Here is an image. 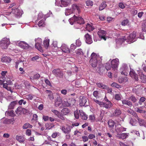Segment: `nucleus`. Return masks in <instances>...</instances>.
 Segmentation results:
<instances>
[{
    "mask_svg": "<svg viewBox=\"0 0 146 146\" xmlns=\"http://www.w3.org/2000/svg\"><path fill=\"white\" fill-rule=\"evenodd\" d=\"M69 21L70 23L72 25H73L74 23L76 22L77 23H75V24L74 26L77 29H79L80 27V26H79L78 27H76V26L78 25H80L82 24H83L84 23V21L82 17H77L75 15L73 17L69 19Z\"/></svg>",
    "mask_w": 146,
    "mask_h": 146,
    "instance_id": "nucleus-1",
    "label": "nucleus"
},
{
    "mask_svg": "<svg viewBox=\"0 0 146 146\" xmlns=\"http://www.w3.org/2000/svg\"><path fill=\"white\" fill-rule=\"evenodd\" d=\"M91 58L90 61V64L93 67H96L97 66V64L99 60L100 62L102 59L100 58L99 55L93 52L91 55Z\"/></svg>",
    "mask_w": 146,
    "mask_h": 146,
    "instance_id": "nucleus-2",
    "label": "nucleus"
},
{
    "mask_svg": "<svg viewBox=\"0 0 146 146\" xmlns=\"http://www.w3.org/2000/svg\"><path fill=\"white\" fill-rule=\"evenodd\" d=\"M135 33L134 32L130 34L129 35L125 34L123 36V41H126L128 43L133 42L136 40Z\"/></svg>",
    "mask_w": 146,
    "mask_h": 146,
    "instance_id": "nucleus-3",
    "label": "nucleus"
},
{
    "mask_svg": "<svg viewBox=\"0 0 146 146\" xmlns=\"http://www.w3.org/2000/svg\"><path fill=\"white\" fill-rule=\"evenodd\" d=\"M10 43V42L9 39L4 38L1 41L0 45L2 48L5 49L7 48Z\"/></svg>",
    "mask_w": 146,
    "mask_h": 146,
    "instance_id": "nucleus-4",
    "label": "nucleus"
},
{
    "mask_svg": "<svg viewBox=\"0 0 146 146\" xmlns=\"http://www.w3.org/2000/svg\"><path fill=\"white\" fill-rule=\"evenodd\" d=\"M52 73L56 77L62 78L63 76V71L59 68L54 69L52 71Z\"/></svg>",
    "mask_w": 146,
    "mask_h": 146,
    "instance_id": "nucleus-5",
    "label": "nucleus"
},
{
    "mask_svg": "<svg viewBox=\"0 0 146 146\" xmlns=\"http://www.w3.org/2000/svg\"><path fill=\"white\" fill-rule=\"evenodd\" d=\"M76 100L73 98L69 99L67 101H64L63 104L66 107H72L75 104Z\"/></svg>",
    "mask_w": 146,
    "mask_h": 146,
    "instance_id": "nucleus-6",
    "label": "nucleus"
},
{
    "mask_svg": "<svg viewBox=\"0 0 146 146\" xmlns=\"http://www.w3.org/2000/svg\"><path fill=\"white\" fill-rule=\"evenodd\" d=\"M41 39L40 38H38L37 39H35V41L36 42L35 47L40 52H43V50L42 48V45L41 44Z\"/></svg>",
    "mask_w": 146,
    "mask_h": 146,
    "instance_id": "nucleus-7",
    "label": "nucleus"
},
{
    "mask_svg": "<svg viewBox=\"0 0 146 146\" xmlns=\"http://www.w3.org/2000/svg\"><path fill=\"white\" fill-rule=\"evenodd\" d=\"M87 98L86 97L81 96L80 97V105L81 106H88L89 104L88 102H87Z\"/></svg>",
    "mask_w": 146,
    "mask_h": 146,
    "instance_id": "nucleus-8",
    "label": "nucleus"
},
{
    "mask_svg": "<svg viewBox=\"0 0 146 146\" xmlns=\"http://www.w3.org/2000/svg\"><path fill=\"white\" fill-rule=\"evenodd\" d=\"M119 64V60L118 58H116L112 60L111 61V66L112 69L114 70H116Z\"/></svg>",
    "mask_w": 146,
    "mask_h": 146,
    "instance_id": "nucleus-9",
    "label": "nucleus"
},
{
    "mask_svg": "<svg viewBox=\"0 0 146 146\" xmlns=\"http://www.w3.org/2000/svg\"><path fill=\"white\" fill-rule=\"evenodd\" d=\"M120 70L122 74L126 76L127 75L129 72L128 67L127 65L125 64H123L122 67L120 68Z\"/></svg>",
    "mask_w": 146,
    "mask_h": 146,
    "instance_id": "nucleus-10",
    "label": "nucleus"
},
{
    "mask_svg": "<svg viewBox=\"0 0 146 146\" xmlns=\"http://www.w3.org/2000/svg\"><path fill=\"white\" fill-rule=\"evenodd\" d=\"M106 33V31L101 29H99V31L98 32L99 37L101 38V39L102 38L104 40H106L107 38L105 36Z\"/></svg>",
    "mask_w": 146,
    "mask_h": 146,
    "instance_id": "nucleus-11",
    "label": "nucleus"
},
{
    "mask_svg": "<svg viewBox=\"0 0 146 146\" xmlns=\"http://www.w3.org/2000/svg\"><path fill=\"white\" fill-rule=\"evenodd\" d=\"M129 74L130 76L134 79L135 81H138L139 80L138 75L136 73L135 71L131 68H130Z\"/></svg>",
    "mask_w": 146,
    "mask_h": 146,
    "instance_id": "nucleus-12",
    "label": "nucleus"
},
{
    "mask_svg": "<svg viewBox=\"0 0 146 146\" xmlns=\"http://www.w3.org/2000/svg\"><path fill=\"white\" fill-rule=\"evenodd\" d=\"M101 107H104L107 109H109L113 106L112 103L110 102H103Z\"/></svg>",
    "mask_w": 146,
    "mask_h": 146,
    "instance_id": "nucleus-13",
    "label": "nucleus"
},
{
    "mask_svg": "<svg viewBox=\"0 0 146 146\" xmlns=\"http://www.w3.org/2000/svg\"><path fill=\"white\" fill-rule=\"evenodd\" d=\"M19 46L23 49H27L30 47L29 45L26 42L21 41L19 43Z\"/></svg>",
    "mask_w": 146,
    "mask_h": 146,
    "instance_id": "nucleus-14",
    "label": "nucleus"
},
{
    "mask_svg": "<svg viewBox=\"0 0 146 146\" xmlns=\"http://www.w3.org/2000/svg\"><path fill=\"white\" fill-rule=\"evenodd\" d=\"M109 128L110 129V131L113 133L114 132L113 127L115 125L114 121L111 119L109 120L108 123Z\"/></svg>",
    "mask_w": 146,
    "mask_h": 146,
    "instance_id": "nucleus-15",
    "label": "nucleus"
},
{
    "mask_svg": "<svg viewBox=\"0 0 146 146\" xmlns=\"http://www.w3.org/2000/svg\"><path fill=\"white\" fill-rule=\"evenodd\" d=\"M128 133H118L116 135V137L119 139H123L127 138L129 136Z\"/></svg>",
    "mask_w": 146,
    "mask_h": 146,
    "instance_id": "nucleus-16",
    "label": "nucleus"
},
{
    "mask_svg": "<svg viewBox=\"0 0 146 146\" xmlns=\"http://www.w3.org/2000/svg\"><path fill=\"white\" fill-rule=\"evenodd\" d=\"M121 113V110L119 109L116 108L111 114L112 117H119Z\"/></svg>",
    "mask_w": 146,
    "mask_h": 146,
    "instance_id": "nucleus-17",
    "label": "nucleus"
},
{
    "mask_svg": "<svg viewBox=\"0 0 146 146\" xmlns=\"http://www.w3.org/2000/svg\"><path fill=\"white\" fill-rule=\"evenodd\" d=\"M85 38V41L86 43L90 44L92 42V40L91 36L88 33L86 34L84 36Z\"/></svg>",
    "mask_w": 146,
    "mask_h": 146,
    "instance_id": "nucleus-18",
    "label": "nucleus"
},
{
    "mask_svg": "<svg viewBox=\"0 0 146 146\" xmlns=\"http://www.w3.org/2000/svg\"><path fill=\"white\" fill-rule=\"evenodd\" d=\"M122 102L123 104L122 105V106L126 105L130 107H131L132 106V102L129 100L126 99L123 100H122Z\"/></svg>",
    "mask_w": 146,
    "mask_h": 146,
    "instance_id": "nucleus-19",
    "label": "nucleus"
},
{
    "mask_svg": "<svg viewBox=\"0 0 146 146\" xmlns=\"http://www.w3.org/2000/svg\"><path fill=\"white\" fill-rule=\"evenodd\" d=\"M60 49L64 52L68 53H69L70 52L69 48L65 44H63L62 45Z\"/></svg>",
    "mask_w": 146,
    "mask_h": 146,
    "instance_id": "nucleus-20",
    "label": "nucleus"
},
{
    "mask_svg": "<svg viewBox=\"0 0 146 146\" xmlns=\"http://www.w3.org/2000/svg\"><path fill=\"white\" fill-rule=\"evenodd\" d=\"M140 77L141 81L143 83H146V75H145L142 72H139L138 73Z\"/></svg>",
    "mask_w": 146,
    "mask_h": 146,
    "instance_id": "nucleus-21",
    "label": "nucleus"
},
{
    "mask_svg": "<svg viewBox=\"0 0 146 146\" xmlns=\"http://www.w3.org/2000/svg\"><path fill=\"white\" fill-rule=\"evenodd\" d=\"M15 121L14 118H11L10 119H5L3 121V123L5 124H13Z\"/></svg>",
    "mask_w": 146,
    "mask_h": 146,
    "instance_id": "nucleus-22",
    "label": "nucleus"
},
{
    "mask_svg": "<svg viewBox=\"0 0 146 146\" xmlns=\"http://www.w3.org/2000/svg\"><path fill=\"white\" fill-rule=\"evenodd\" d=\"M61 7H65L68 6L70 3V0H61Z\"/></svg>",
    "mask_w": 146,
    "mask_h": 146,
    "instance_id": "nucleus-23",
    "label": "nucleus"
},
{
    "mask_svg": "<svg viewBox=\"0 0 146 146\" xmlns=\"http://www.w3.org/2000/svg\"><path fill=\"white\" fill-rule=\"evenodd\" d=\"M61 129L63 132L65 134H68L71 131V129L69 127H66L63 126L62 127Z\"/></svg>",
    "mask_w": 146,
    "mask_h": 146,
    "instance_id": "nucleus-24",
    "label": "nucleus"
},
{
    "mask_svg": "<svg viewBox=\"0 0 146 146\" xmlns=\"http://www.w3.org/2000/svg\"><path fill=\"white\" fill-rule=\"evenodd\" d=\"M12 12L15 15L18 16H20L22 15V13L17 8L13 7L12 9Z\"/></svg>",
    "mask_w": 146,
    "mask_h": 146,
    "instance_id": "nucleus-25",
    "label": "nucleus"
},
{
    "mask_svg": "<svg viewBox=\"0 0 146 146\" xmlns=\"http://www.w3.org/2000/svg\"><path fill=\"white\" fill-rule=\"evenodd\" d=\"M79 113L80 114L81 118L84 120H86L88 119V115L83 112L82 110H79Z\"/></svg>",
    "mask_w": 146,
    "mask_h": 146,
    "instance_id": "nucleus-26",
    "label": "nucleus"
},
{
    "mask_svg": "<svg viewBox=\"0 0 146 146\" xmlns=\"http://www.w3.org/2000/svg\"><path fill=\"white\" fill-rule=\"evenodd\" d=\"M140 126H143L146 127V121L143 119L140 118L138 117L136 119Z\"/></svg>",
    "mask_w": 146,
    "mask_h": 146,
    "instance_id": "nucleus-27",
    "label": "nucleus"
},
{
    "mask_svg": "<svg viewBox=\"0 0 146 146\" xmlns=\"http://www.w3.org/2000/svg\"><path fill=\"white\" fill-rule=\"evenodd\" d=\"M46 92L48 94V98L50 100H52L54 99V96L51 91L49 90H46Z\"/></svg>",
    "mask_w": 146,
    "mask_h": 146,
    "instance_id": "nucleus-28",
    "label": "nucleus"
},
{
    "mask_svg": "<svg viewBox=\"0 0 146 146\" xmlns=\"http://www.w3.org/2000/svg\"><path fill=\"white\" fill-rule=\"evenodd\" d=\"M72 9L77 10L78 13L80 12V4H73L72 6Z\"/></svg>",
    "mask_w": 146,
    "mask_h": 146,
    "instance_id": "nucleus-29",
    "label": "nucleus"
},
{
    "mask_svg": "<svg viewBox=\"0 0 146 146\" xmlns=\"http://www.w3.org/2000/svg\"><path fill=\"white\" fill-rule=\"evenodd\" d=\"M16 139L17 141L20 143H23L25 141L24 137L22 136L16 135Z\"/></svg>",
    "mask_w": 146,
    "mask_h": 146,
    "instance_id": "nucleus-30",
    "label": "nucleus"
},
{
    "mask_svg": "<svg viewBox=\"0 0 146 146\" xmlns=\"http://www.w3.org/2000/svg\"><path fill=\"white\" fill-rule=\"evenodd\" d=\"M17 101H15L11 102L8 106V109L12 110L14 108L15 105L17 104Z\"/></svg>",
    "mask_w": 146,
    "mask_h": 146,
    "instance_id": "nucleus-31",
    "label": "nucleus"
},
{
    "mask_svg": "<svg viewBox=\"0 0 146 146\" xmlns=\"http://www.w3.org/2000/svg\"><path fill=\"white\" fill-rule=\"evenodd\" d=\"M24 110L27 111V110H25V109H23L21 107H18L16 110L15 112L17 114L19 115L21 114L22 111L23 112H24Z\"/></svg>",
    "mask_w": 146,
    "mask_h": 146,
    "instance_id": "nucleus-32",
    "label": "nucleus"
},
{
    "mask_svg": "<svg viewBox=\"0 0 146 146\" xmlns=\"http://www.w3.org/2000/svg\"><path fill=\"white\" fill-rule=\"evenodd\" d=\"M98 87L99 88L104 89H108V87L106 85L100 83H96Z\"/></svg>",
    "mask_w": 146,
    "mask_h": 146,
    "instance_id": "nucleus-33",
    "label": "nucleus"
},
{
    "mask_svg": "<svg viewBox=\"0 0 146 146\" xmlns=\"http://www.w3.org/2000/svg\"><path fill=\"white\" fill-rule=\"evenodd\" d=\"M49 39L46 38L45 39L43 42V44L44 47L46 48H47L49 46Z\"/></svg>",
    "mask_w": 146,
    "mask_h": 146,
    "instance_id": "nucleus-34",
    "label": "nucleus"
},
{
    "mask_svg": "<svg viewBox=\"0 0 146 146\" xmlns=\"http://www.w3.org/2000/svg\"><path fill=\"white\" fill-rule=\"evenodd\" d=\"M127 112L128 113L134 116L136 119H137L138 117L136 113L135 112L133 111L130 109L127 111Z\"/></svg>",
    "mask_w": 146,
    "mask_h": 146,
    "instance_id": "nucleus-35",
    "label": "nucleus"
},
{
    "mask_svg": "<svg viewBox=\"0 0 146 146\" xmlns=\"http://www.w3.org/2000/svg\"><path fill=\"white\" fill-rule=\"evenodd\" d=\"M86 29L88 31L90 32L92 31L94 29V28L91 25L87 23L86 26Z\"/></svg>",
    "mask_w": 146,
    "mask_h": 146,
    "instance_id": "nucleus-36",
    "label": "nucleus"
},
{
    "mask_svg": "<svg viewBox=\"0 0 146 146\" xmlns=\"http://www.w3.org/2000/svg\"><path fill=\"white\" fill-rule=\"evenodd\" d=\"M107 6L106 2H103L100 5L99 7V10L101 11L104 9Z\"/></svg>",
    "mask_w": 146,
    "mask_h": 146,
    "instance_id": "nucleus-37",
    "label": "nucleus"
},
{
    "mask_svg": "<svg viewBox=\"0 0 146 146\" xmlns=\"http://www.w3.org/2000/svg\"><path fill=\"white\" fill-rule=\"evenodd\" d=\"M129 100H131L133 103L136 102L137 101V99L133 95L129 96Z\"/></svg>",
    "mask_w": 146,
    "mask_h": 146,
    "instance_id": "nucleus-38",
    "label": "nucleus"
},
{
    "mask_svg": "<svg viewBox=\"0 0 146 146\" xmlns=\"http://www.w3.org/2000/svg\"><path fill=\"white\" fill-rule=\"evenodd\" d=\"M1 61L3 62H9L11 60L7 56H5L3 57L1 59Z\"/></svg>",
    "mask_w": 146,
    "mask_h": 146,
    "instance_id": "nucleus-39",
    "label": "nucleus"
},
{
    "mask_svg": "<svg viewBox=\"0 0 146 146\" xmlns=\"http://www.w3.org/2000/svg\"><path fill=\"white\" fill-rule=\"evenodd\" d=\"M115 130L117 133H119L123 131H125L126 130V128H124L122 127H119L117 128Z\"/></svg>",
    "mask_w": 146,
    "mask_h": 146,
    "instance_id": "nucleus-40",
    "label": "nucleus"
},
{
    "mask_svg": "<svg viewBox=\"0 0 146 146\" xmlns=\"http://www.w3.org/2000/svg\"><path fill=\"white\" fill-rule=\"evenodd\" d=\"M73 12V9H66L65 10V14L66 15H68L72 13Z\"/></svg>",
    "mask_w": 146,
    "mask_h": 146,
    "instance_id": "nucleus-41",
    "label": "nucleus"
},
{
    "mask_svg": "<svg viewBox=\"0 0 146 146\" xmlns=\"http://www.w3.org/2000/svg\"><path fill=\"white\" fill-rule=\"evenodd\" d=\"M70 111V110L67 108H65L62 110V112L64 115H66Z\"/></svg>",
    "mask_w": 146,
    "mask_h": 146,
    "instance_id": "nucleus-42",
    "label": "nucleus"
},
{
    "mask_svg": "<svg viewBox=\"0 0 146 146\" xmlns=\"http://www.w3.org/2000/svg\"><path fill=\"white\" fill-rule=\"evenodd\" d=\"M44 19H42L38 23L39 27H44L45 25Z\"/></svg>",
    "mask_w": 146,
    "mask_h": 146,
    "instance_id": "nucleus-43",
    "label": "nucleus"
},
{
    "mask_svg": "<svg viewBox=\"0 0 146 146\" xmlns=\"http://www.w3.org/2000/svg\"><path fill=\"white\" fill-rule=\"evenodd\" d=\"M33 126L28 123H25L23 125V129H26L28 128H32Z\"/></svg>",
    "mask_w": 146,
    "mask_h": 146,
    "instance_id": "nucleus-44",
    "label": "nucleus"
},
{
    "mask_svg": "<svg viewBox=\"0 0 146 146\" xmlns=\"http://www.w3.org/2000/svg\"><path fill=\"white\" fill-rule=\"evenodd\" d=\"M140 87L139 86H138L137 88V87H136L135 88L133 89V90L135 92L136 94H137L140 92Z\"/></svg>",
    "mask_w": 146,
    "mask_h": 146,
    "instance_id": "nucleus-45",
    "label": "nucleus"
},
{
    "mask_svg": "<svg viewBox=\"0 0 146 146\" xmlns=\"http://www.w3.org/2000/svg\"><path fill=\"white\" fill-rule=\"evenodd\" d=\"M122 96L121 94H117L115 95V98L117 100H120L121 99Z\"/></svg>",
    "mask_w": 146,
    "mask_h": 146,
    "instance_id": "nucleus-46",
    "label": "nucleus"
},
{
    "mask_svg": "<svg viewBox=\"0 0 146 146\" xmlns=\"http://www.w3.org/2000/svg\"><path fill=\"white\" fill-rule=\"evenodd\" d=\"M76 53L78 55H83L84 53L81 49H79L76 51Z\"/></svg>",
    "mask_w": 146,
    "mask_h": 146,
    "instance_id": "nucleus-47",
    "label": "nucleus"
},
{
    "mask_svg": "<svg viewBox=\"0 0 146 146\" xmlns=\"http://www.w3.org/2000/svg\"><path fill=\"white\" fill-rule=\"evenodd\" d=\"M146 100V98L144 97H141L138 102V104L140 105H141L142 103L145 101Z\"/></svg>",
    "mask_w": 146,
    "mask_h": 146,
    "instance_id": "nucleus-48",
    "label": "nucleus"
},
{
    "mask_svg": "<svg viewBox=\"0 0 146 146\" xmlns=\"http://www.w3.org/2000/svg\"><path fill=\"white\" fill-rule=\"evenodd\" d=\"M46 129H50L52 128L54 126V125H53L52 124L47 123L45 124Z\"/></svg>",
    "mask_w": 146,
    "mask_h": 146,
    "instance_id": "nucleus-49",
    "label": "nucleus"
},
{
    "mask_svg": "<svg viewBox=\"0 0 146 146\" xmlns=\"http://www.w3.org/2000/svg\"><path fill=\"white\" fill-rule=\"evenodd\" d=\"M13 111L11 110L10 111H7L5 112V114L9 116H13Z\"/></svg>",
    "mask_w": 146,
    "mask_h": 146,
    "instance_id": "nucleus-50",
    "label": "nucleus"
},
{
    "mask_svg": "<svg viewBox=\"0 0 146 146\" xmlns=\"http://www.w3.org/2000/svg\"><path fill=\"white\" fill-rule=\"evenodd\" d=\"M135 109L137 112L140 113H144L145 112V110L141 109L139 107H137L135 108Z\"/></svg>",
    "mask_w": 146,
    "mask_h": 146,
    "instance_id": "nucleus-51",
    "label": "nucleus"
},
{
    "mask_svg": "<svg viewBox=\"0 0 146 146\" xmlns=\"http://www.w3.org/2000/svg\"><path fill=\"white\" fill-rule=\"evenodd\" d=\"M111 86L113 87H115L117 88H121V86L119 85L116 83L114 82H113Z\"/></svg>",
    "mask_w": 146,
    "mask_h": 146,
    "instance_id": "nucleus-52",
    "label": "nucleus"
},
{
    "mask_svg": "<svg viewBox=\"0 0 146 146\" xmlns=\"http://www.w3.org/2000/svg\"><path fill=\"white\" fill-rule=\"evenodd\" d=\"M8 85V84H7L4 83L3 84V87L7 90L11 91V87H8L7 86Z\"/></svg>",
    "mask_w": 146,
    "mask_h": 146,
    "instance_id": "nucleus-53",
    "label": "nucleus"
},
{
    "mask_svg": "<svg viewBox=\"0 0 146 146\" xmlns=\"http://www.w3.org/2000/svg\"><path fill=\"white\" fill-rule=\"evenodd\" d=\"M129 20L127 19L124 20L121 22V25L124 26L127 25L129 23Z\"/></svg>",
    "mask_w": 146,
    "mask_h": 146,
    "instance_id": "nucleus-54",
    "label": "nucleus"
},
{
    "mask_svg": "<svg viewBox=\"0 0 146 146\" xmlns=\"http://www.w3.org/2000/svg\"><path fill=\"white\" fill-rule=\"evenodd\" d=\"M74 115L75 118L76 119H78L79 117V113L78 111H75L74 112Z\"/></svg>",
    "mask_w": 146,
    "mask_h": 146,
    "instance_id": "nucleus-55",
    "label": "nucleus"
},
{
    "mask_svg": "<svg viewBox=\"0 0 146 146\" xmlns=\"http://www.w3.org/2000/svg\"><path fill=\"white\" fill-rule=\"evenodd\" d=\"M86 5L87 6H92L93 5V3L92 1L89 0H87L86 1Z\"/></svg>",
    "mask_w": 146,
    "mask_h": 146,
    "instance_id": "nucleus-56",
    "label": "nucleus"
},
{
    "mask_svg": "<svg viewBox=\"0 0 146 146\" xmlns=\"http://www.w3.org/2000/svg\"><path fill=\"white\" fill-rule=\"evenodd\" d=\"M130 123L133 126L135 125L136 123V121L131 118L130 121Z\"/></svg>",
    "mask_w": 146,
    "mask_h": 146,
    "instance_id": "nucleus-57",
    "label": "nucleus"
},
{
    "mask_svg": "<svg viewBox=\"0 0 146 146\" xmlns=\"http://www.w3.org/2000/svg\"><path fill=\"white\" fill-rule=\"evenodd\" d=\"M89 120L92 122L94 121L95 120V117L93 115H90L89 116Z\"/></svg>",
    "mask_w": 146,
    "mask_h": 146,
    "instance_id": "nucleus-58",
    "label": "nucleus"
},
{
    "mask_svg": "<svg viewBox=\"0 0 146 146\" xmlns=\"http://www.w3.org/2000/svg\"><path fill=\"white\" fill-rule=\"evenodd\" d=\"M62 101H60L58 102H55V106L57 107L60 106L61 104L62 103Z\"/></svg>",
    "mask_w": 146,
    "mask_h": 146,
    "instance_id": "nucleus-59",
    "label": "nucleus"
},
{
    "mask_svg": "<svg viewBox=\"0 0 146 146\" xmlns=\"http://www.w3.org/2000/svg\"><path fill=\"white\" fill-rule=\"evenodd\" d=\"M94 102L96 103L97 104H98L100 106V107H101L102 106V104L103 102H101L100 101H99L98 100L96 99H94Z\"/></svg>",
    "mask_w": 146,
    "mask_h": 146,
    "instance_id": "nucleus-60",
    "label": "nucleus"
},
{
    "mask_svg": "<svg viewBox=\"0 0 146 146\" xmlns=\"http://www.w3.org/2000/svg\"><path fill=\"white\" fill-rule=\"evenodd\" d=\"M33 98V96L32 94H29L26 96L27 99L29 100H32Z\"/></svg>",
    "mask_w": 146,
    "mask_h": 146,
    "instance_id": "nucleus-61",
    "label": "nucleus"
},
{
    "mask_svg": "<svg viewBox=\"0 0 146 146\" xmlns=\"http://www.w3.org/2000/svg\"><path fill=\"white\" fill-rule=\"evenodd\" d=\"M51 111L58 117L59 116V115L60 114V112L57 110H52Z\"/></svg>",
    "mask_w": 146,
    "mask_h": 146,
    "instance_id": "nucleus-62",
    "label": "nucleus"
},
{
    "mask_svg": "<svg viewBox=\"0 0 146 146\" xmlns=\"http://www.w3.org/2000/svg\"><path fill=\"white\" fill-rule=\"evenodd\" d=\"M82 43L79 39H77L76 41V45L78 46H80L81 45Z\"/></svg>",
    "mask_w": 146,
    "mask_h": 146,
    "instance_id": "nucleus-63",
    "label": "nucleus"
},
{
    "mask_svg": "<svg viewBox=\"0 0 146 146\" xmlns=\"http://www.w3.org/2000/svg\"><path fill=\"white\" fill-rule=\"evenodd\" d=\"M142 30L144 32L146 31V23H143L142 25Z\"/></svg>",
    "mask_w": 146,
    "mask_h": 146,
    "instance_id": "nucleus-64",
    "label": "nucleus"
}]
</instances>
